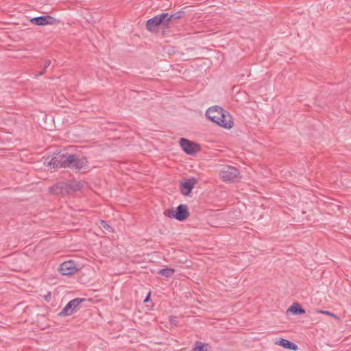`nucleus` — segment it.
I'll use <instances>...</instances> for the list:
<instances>
[{
  "instance_id": "nucleus-15",
  "label": "nucleus",
  "mask_w": 351,
  "mask_h": 351,
  "mask_svg": "<svg viewBox=\"0 0 351 351\" xmlns=\"http://www.w3.org/2000/svg\"><path fill=\"white\" fill-rule=\"evenodd\" d=\"M185 12L182 10L178 11L171 15L168 14V16L166 18V23H167V26L169 27V23L173 21V20H177L182 18L184 16Z\"/></svg>"
},
{
  "instance_id": "nucleus-16",
  "label": "nucleus",
  "mask_w": 351,
  "mask_h": 351,
  "mask_svg": "<svg viewBox=\"0 0 351 351\" xmlns=\"http://www.w3.org/2000/svg\"><path fill=\"white\" fill-rule=\"evenodd\" d=\"M81 189V184L80 182H67V191L68 195L72 194Z\"/></svg>"
},
{
  "instance_id": "nucleus-1",
  "label": "nucleus",
  "mask_w": 351,
  "mask_h": 351,
  "mask_svg": "<svg viewBox=\"0 0 351 351\" xmlns=\"http://www.w3.org/2000/svg\"><path fill=\"white\" fill-rule=\"evenodd\" d=\"M206 117L219 126L226 129L233 127V121L231 115L221 107L215 106L209 108L206 112Z\"/></svg>"
},
{
  "instance_id": "nucleus-9",
  "label": "nucleus",
  "mask_w": 351,
  "mask_h": 351,
  "mask_svg": "<svg viewBox=\"0 0 351 351\" xmlns=\"http://www.w3.org/2000/svg\"><path fill=\"white\" fill-rule=\"evenodd\" d=\"M77 271L75 263L73 261H68L60 264L59 271L63 276L71 275Z\"/></svg>"
},
{
  "instance_id": "nucleus-6",
  "label": "nucleus",
  "mask_w": 351,
  "mask_h": 351,
  "mask_svg": "<svg viewBox=\"0 0 351 351\" xmlns=\"http://www.w3.org/2000/svg\"><path fill=\"white\" fill-rule=\"evenodd\" d=\"M239 175V170L232 166L224 167L219 173L220 178L224 182H234Z\"/></svg>"
},
{
  "instance_id": "nucleus-22",
  "label": "nucleus",
  "mask_w": 351,
  "mask_h": 351,
  "mask_svg": "<svg viewBox=\"0 0 351 351\" xmlns=\"http://www.w3.org/2000/svg\"><path fill=\"white\" fill-rule=\"evenodd\" d=\"M50 64H51V60H45L44 68L47 69Z\"/></svg>"
},
{
  "instance_id": "nucleus-20",
  "label": "nucleus",
  "mask_w": 351,
  "mask_h": 351,
  "mask_svg": "<svg viewBox=\"0 0 351 351\" xmlns=\"http://www.w3.org/2000/svg\"><path fill=\"white\" fill-rule=\"evenodd\" d=\"M317 313H322V314H325V315L337 318V319L338 318L337 316L335 314H334L333 313H331L330 311H328L320 310V311H317Z\"/></svg>"
},
{
  "instance_id": "nucleus-19",
  "label": "nucleus",
  "mask_w": 351,
  "mask_h": 351,
  "mask_svg": "<svg viewBox=\"0 0 351 351\" xmlns=\"http://www.w3.org/2000/svg\"><path fill=\"white\" fill-rule=\"evenodd\" d=\"M99 228L104 229L106 232H112V228L104 220H100Z\"/></svg>"
},
{
  "instance_id": "nucleus-4",
  "label": "nucleus",
  "mask_w": 351,
  "mask_h": 351,
  "mask_svg": "<svg viewBox=\"0 0 351 351\" xmlns=\"http://www.w3.org/2000/svg\"><path fill=\"white\" fill-rule=\"evenodd\" d=\"M168 13H162L149 19L146 23L147 29L150 32H155L160 25H162L164 28H168L167 23L165 22Z\"/></svg>"
},
{
  "instance_id": "nucleus-5",
  "label": "nucleus",
  "mask_w": 351,
  "mask_h": 351,
  "mask_svg": "<svg viewBox=\"0 0 351 351\" xmlns=\"http://www.w3.org/2000/svg\"><path fill=\"white\" fill-rule=\"evenodd\" d=\"M85 300L84 298H75L69 301L59 313V315L66 316L72 315L80 308V304Z\"/></svg>"
},
{
  "instance_id": "nucleus-7",
  "label": "nucleus",
  "mask_w": 351,
  "mask_h": 351,
  "mask_svg": "<svg viewBox=\"0 0 351 351\" xmlns=\"http://www.w3.org/2000/svg\"><path fill=\"white\" fill-rule=\"evenodd\" d=\"M180 144L183 151L189 155L195 154L200 150V146L197 143L184 138H180Z\"/></svg>"
},
{
  "instance_id": "nucleus-3",
  "label": "nucleus",
  "mask_w": 351,
  "mask_h": 351,
  "mask_svg": "<svg viewBox=\"0 0 351 351\" xmlns=\"http://www.w3.org/2000/svg\"><path fill=\"white\" fill-rule=\"evenodd\" d=\"M69 154H56L53 156L48 164L54 169L68 167L69 163L73 160V157L69 156Z\"/></svg>"
},
{
  "instance_id": "nucleus-21",
  "label": "nucleus",
  "mask_w": 351,
  "mask_h": 351,
  "mask_svg": "<svg viewBox=\"0 0 351 351\" xmlns=\"http://www.w3.org/2000/svg\"><path fill=\"white\" fill-rule=\"evenodd\" d=\"M44 299L45 301L47 302H50L51 300V292H48L47 294L43 296Z\"/></svg>"
},
{
  "instance_id": "nucleus-17",
  "label": "nucleus",
  "mask_w": 351,
  "mask_h": 351,
  "mask_svg": "<svg viewBox=\"0 0 351 351\" xmlns=\"http://www.w3.org/2000/svg\"><path fill=\"white\" fill-rule=\"evenodd\" d=\"M175 273V269L173 268H164L162 269H160L158 274L165 276L166 278H169L172 276Z\"/></svg>"
},
{
  "instance_id": "nucleus-14",
  "label": "nucleus",
  "mask_w": 351,
  "mask_h": 351,
  "mask_svg": "<svg viewBox=\"0 0 351 351\" xmlns=\"http://www.w3.org/2000/svg\"><path fill=\"white\" fill-rule=\"evenodd\" d=\"M293 315H302L305 313V310L298 303H293L287 310Z\"/></svg>"
},
{
  "instance_id": "nucleus-10",
  "label": "nucleus",
  "mask_w": 351,
  "mask_h": 351,
  "mask_svg": "<svg viewBox=\"0 0 351 351\" xmlns=\"http://www.w3.org/2000/svg\"><path fill=\"white\" fill-rule=\"evenodd\" d=\"M49 191L51 194L67 195V182H60L49 188Z\"/></svg>"
},
{
  "instance_id": "nucleus-12",
  "label": "nucleus",
  "mask_w": 351,
  "mask_h": 351,
  "mask_svg": "<svg viewBox=\"0 0 351 351\" xmlns=\"http://www.w3.org/2000/svg\"><path fill=\"white\" fill-rule=\"evenodd\" d=\"M56 19L49 16H40L38 17L32 18L30 21L36 25H45L48 24H53L55 22Z\"/></svg>"
},
{
  "instance_id": "nucleus-23",
  "label": "nucleus",
  "mask_w": 351,
  "mask_h": 351,
  "mask_svg": "<svg viewBox=\"0 0 351 351\" xmlns=\"http://www.w3.org/2000/svg\"><path fill=\"white\" fill-rule=\"evenodd\" d=\"M46 69H45V68H44V67H43V69H42V71H40L39 75H43V74L45 73Z\"/></svg>"
},
{
  "instance_id": "nucleus-13",
  "label": "nucleus",
  "mask_w": 351,
  "mask_h": 351,
  "mask_svg": "<svg viewBox=\"0 0 351 351\" xmlns=\"http://www.w3.org/2000/svg\"><path fill=\"white\" fill-rule=\"evenodd\" d=\"M275 344L293 351H296L298 348V346L293 342L282 338L276 340Z\"/></svg>"
},
{
  "instance_id": "nucleus-18",
  "label": "nucleus",
  "mask_w": 351,
  "mask_h": 351,
  "mask_svg": "<svg viewBox=\"0 0 351 351\" xmlns=\"http://www.w3.org/2000/svg\"><path fill=\"white\" fill-rule=\"evenodd\" d=\"M193 351H208V344L203 343L200 341H197Z\"/></svg>"
},
{
  "instance_id": "nucleus-24",
  "label": "nucleus",
  "mask_w": 351,
  "mask_h": 351,
  "mask_svg": "<svg viewBox=\"0 0 351 351\" xmlns=\"http://www.w3.org/2000/svg\"><path fill=\"white\" fill-rule=\"evenodd\" d=\"M149 295H150V293H149V295L146 297V298L144 300V302H147L149 300Z\"/></svg>"
},
{
  "instance_id": "nucleus-2",
  "label": "nucleus",
  "mask_w": 351,
  "mask_h": 351,
  "mask_svg": "<svg viewBox=\"0 0 351 351\" xmlns=\"http://www.w3.org/2000/svg\"><path fill=\"white\" fill-rule=\"evenodd\" d=\"M164 215L169 218H174L178 221H182L189 217V212L188 206L186 204H180L176 210L173 208L165 210Z\"/></svg>"
},
{
  "instance_id": "nucleus-11",
  "label": "nucleus",
  "mask_w": 351,
  "mask_h": 351,
  "mask_svg": "<svg viewBox=\"0 0 351 351\" xmlns=\"http://www.w3.org/2000/svg\"><path fill=\"white\" fill-rule=\"evenodd\" d=\"M197 183V180L194 178L187 180L180 183V191L184 195H189L194 186Z\"/></svg>"
},
{
  "instance_id": "nucleus-8",
  "label": "nucleus",
  "mask_w": 351,
  "mask_h": 351,
  "mask_svg": "<svg viewBox=\"0 0 351 351\" xmlns=\"http://www.w3.org/2000/svg\"><path fill=\"white\" fill-rule=\"evenodd\" d=\"M73 157V160L69 163L68 167L75 169L77 171L86 170L88 168V160L86 158H80L77 154H69Z\"/></svg>"
}]
</instances>
